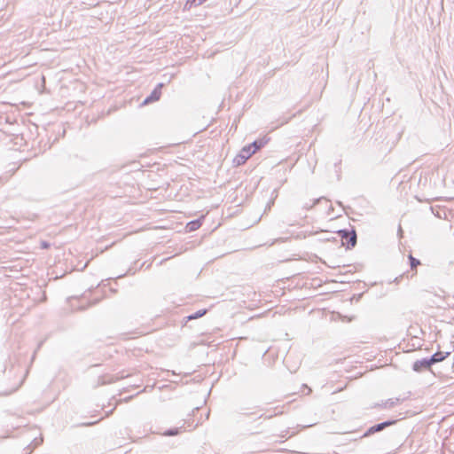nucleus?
Returning a JSON list of instances; mask_svg holds the SVG:
<instances>
[{"label": "nucleus", "mask_w": 454, "mask_h": 454, "mask_svg": "<svg viewBox=\"0 0 454 454\" xmlns=\"http://www.w3.org/2000/svg\"><path fill=\"white\" fill-rule=\"evenodd\" d=\"M270 141L269 137H262L254 143L244 146L241 150L240 154L237 156L238 163H245L253 154H254L261 148L265 146Z\"/></svg>", "instance_id": "nucleus-1"}, {"label": "nucleus", "mask_w": 454, "mask_h": 454, "mask_svg": "<svg viewBox=\"0 0 454 454\" xmlns=\"http://www.w3.org/2000/svg\"><path fill=\"white\" fill-rule=\"evenodd\" d=\"M342 245L348 248L354 247L356 244V234L354 230L349 231H338Z\"/></svg>", "instance_id": "nucleus-2"}, {"label": "nucleus", "mask_w": 454, "mask_h": 454, "mask_svg": "<svg viewBox=\"0 0 454 454\" xmlns=\"http://www.w3.org/2000/svg\"><path fill=\"white\" fill-rule=\"evenodd\" d=\"M431 364L428 359L416 361L413 364V369L416 372H419L422 369H430Z\"/></svg>", "instance_id": "nucleus-3"}, {"label": "nucleus", "mask_w": 454, "mask_h": 454, "mask_svg": "<svg viewBox=\"0 0 454 454\" xmlns=\"http://www.w3.org/2000/svg\"><path fill=\"white\" fill-rule=\"evenodd\" d=\"M449 355H450V353H448V352L447 353L436 352L428 360L430 362V364L432 365L433 364L443 361Z\"/></svg>", "instance_id": "nucleus-4"}, {"label": "nucleus", "mask_w": 454, "mask_h": 454, "mask_svg": "<svg viewBox=\"0 0 454 454\" xmlns=\"http://www.w3.org/2000/svg\"><path fill=\"white\" fill-rule=\"evenodd\" d=\"M160 89H161V85H159L158 88H156L152 92V94L145 100V104L159 100V98H160V95H161Z\"/></svg>", "instance_id": "nucleus-5"}, {"label": "nucleus", "mask_w": 454, "mask_h": 454, "mask_svg": "<svg viewBox=\"0 0 454 454\" xmlns=\"http://www.w3.org/2000/svg\"><path fill=\"white\" fill-rule=\"evenodd\" d=\"M201 223L200 221H192L190 223H187L186 225V229L189 231H195V230H198L200 227Z\"/></svg>", "instance_id": "nucleus-6"}, {"label": "nucleus", "mask_w": 454, "mask_h": 454, "mask_svg": "<svg viewBox=\"0 0 454 454\" xmlns=\"http://www.w3.org/2000/svg\"><path fill=\"white\" fill-rule=\"evenodd\" d=\"M207 313V310L206 309H201V310H199L197 311L194 315H191L188 317V319L189 320H192V319H196V318H199L202 316H204L205 314Z\"/></svg>", "instance_id": "nucleus-7"}, {"label": "nucleus", "mask_w": 454, "mask_h": 454, "mask_svg": "<svg viewBox=\"0 0 454 454\" xmlns=\"http://www.w3.org/2000/svg\"><path fill=\"white\" fill-rule=\"evenodd\" d=\"M393 423H394V422H392V421H389V422H384V423H381V424H379V425L375 426L374 427H372V429H373L374 431H380V430H382L383 428H385L386 427L392 425Z\"/></svg>", "instance_id": "nucleus-8"}, {"label": "nucleus", "mask_w": 454, "mask_h": 454, "mask_svg": "<svg viewBox=\"0 0 454 454\" xmlns=\"http://www.w3.org/2000/svg\"><path fill=\"white\" fill-rule=\"evenodd\" d=\"M411 261V268L416 270V268L420 264V262L414 258L412 255L409 256Z\"/></svg>", "instance_id": "nucleus-9"}, {"label": "nucleus", "mask_w": 454, "mask_h": 454, "mask_svg": "<svg viewBox=\"0 0 454 454\" xmlns=\"http://www.w3.org/2000/svg\"><path fill=\"white\" fill-rule=\"evenodd\" d=\"M206 0H188L186 3V5H189V7H192V5H199L204 3Z\"/></svg>", "instance_id": "nucleus-10"}]
</instances>
